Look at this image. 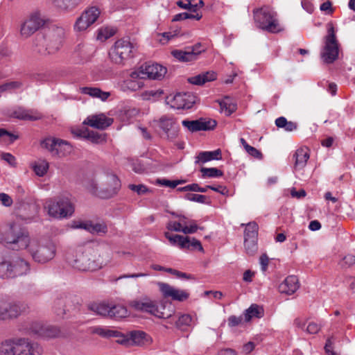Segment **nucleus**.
<instances>
[{
    "instance_id": "obj_1",
    "label": "nucleus",
    "mask_w": 355,
    "mask_h": 355,
    "mask_svg": "<svg viewBox=\"0 0 355 355\" xmlns=\"http://www.w3.org/2000/svg\"><path fill=\"white\" fill-rule=\"evenodd\" d=\"M64 29L57 25H52L46 29L42 35H37L35 39L33 51L46 56L57 53L62 46Z\"/></svg>"
},
{
    "instance_id": "obj_2",
    "label": "nucleus",
    "mask_w": 355,
    "mask_h": 355,
    "mask_svg": "<svg viewBox=\"0 0 355 355\" xmlns=\"http://www.w3.org/2000/svg\"><path fill=\"white\" fill-rule=\"evenodd\" d=\"M41 347L28 338H10L0 345V355H41Z\"/></svg>"
},
{
    "instance_id": "obj_3",
    "label": "nucleus",
    "mask_w": 355,
    "mask_h": 355,
    "mask_svg": "<svg viewBox=\"0 0 355 355\" xmlns=\"http://www.w3.org/2000/svg\"><path fill=\"white\" fill-rule=\"evenodd\" d=\"M98 252L92 247L78 250L75 255H68L67 260L73 268L80 271H94L101 268Z\"/></svg>"
},
{
    "instance_id": "obj_4",
    "label": "nucleus",
    "mask_w": 355,
    "mask_h": 355,
    "mask_svg": "<svg viewBox=\"0 0 355 355\" xmlns=\"http://www.w3.org/2000/svg\"><path fill=\"white\" fill-rule=\"evenodd\" d=\"M30 240L27 230L15 222L9 223L4 232L0 230V242L11 245L14 250L27 248Z\"/></svg>"
},
{
    "instance_id": "obj_5",
    "label": "nucleus",
    "mask_w": 355,
    "mask_h": 355,
    "mask_svg": "<svg viewBox=\"0 0 355 355\" xmlns=\"http://www.w3.org/2000/svg\"><path fill=\"white\" fill-rule=\"evenodd\" d=\"M85 187L92 195L103 199L112 198L116 195L121 187V182L114 174H107L104 182L98 187L96 181L94 179L88 180Z\"/></svg>"
},
{
    "instance_id": "obj_6",
    "label": "nucleus",
    "mask_w": 355,
    "mask_h": 355,
    "mask_svg": "<svg viewBox=\"0 0 355 355\" xmlns=\"http://www.w3.org/2000/svg\"><path fill=\"white\" fill-rule=\"evenodd\" d=\"M256 26L270 33H278L282 28L277 19L275 12L270 8L264 6L253 10Z\"/></svg>"
},
{
    "instance_id": "obj_7",
    "label": "nucleus",
    "mask_w": 355,
    "mask_h": 355,
    "mask_svg": "<svg viewBox=\"0 0 355 355\" xmlns=\"http://www.w3.org/2000/svg\"><path fill=\"white\" fill-rule=\"evenodd\" d=\"M48 214L56 218L71 216L74 212V206L67 196H58L47 201Z\"/></svg>"
},
{
    "instance_id": "obj_8",
    "label": "nucleus",
    "mask_w": 355,
    "mask_h": 355,
    "mask_svg": "<svg viewBox=\"0 0 355 355\" xmlns=\"http://www.w3.org/2000/svg\"><path fill=\"white\" fill-rule=\"evenodd\" d=\"M135 47L128 39L118 40L109 53L111 60L118 64H123L125 60L134 56Z\"/></svg>"
},
{
    "instance_id": "obj_9",
    "label": "nucleus",
    "mask_w": 355,
    "mask_h": 355,
    "mask_svg": "<svg viewBox=\"0 0 355 355\" xmlns=\"http://www.w3.org/2000/svg\"><path fill=\"white\" fill-rule=\"evenodd\" d=\"M338 43L334 28L329 24L327 35L324 39V46L321 51V58L327 64L333 63L338 57Z\"/></svg>"
},
{
    "instance_id": "obj_10",
    "label": "nucleus",
    "mask_w": 355,
    "mask_h": 355,
    "mask_svg": "<svg viewBox=\"0 0 355 355\" xmlns=\"http://www.w3.org/2000/svg\"><path fill=\"white\" fill-rule=\"evenodd\" d=\"M29 309L23 302H8L0 299V320H9L17 318Z\"/></svg>"
},
{
    "instance_id": "obj_11",
    "label": "nucleus",
    "mask_w": 355,
    "mask_h": 355,
    "mask_svg": "<svg viewBox=\"0 0 355 355\" xmlns=\"http://www.w3.org/2000/svg\"><path fill=\"white\" fill-rule=\"evenodd\" d=\"M28 248L34 261L41 263L51 260L55 254V248L50 242L40 245L36 241H30Z\"/></svg>"
},
{
    "instance_id": "obj_12",
    "label": "nucleus",
    "mask_w": 355,
    "mask_h": 355,
    "mask_svg": "<svg viewBox=\"0 0 355 355\" xmlns=\"http://www.w3.org/2000/svg\"><path fill=\"white\" fill-rule=\"evenodd\" d=\"M159 135L168 141L176 139L179 133V125L173 117L163 116L159 119Z\"/></svg>"
},
{
    "instance_id": "obj_13",
    "label": "nucleus",
    "mask_w": 355,
    "mask_h": 355,
    "mask_svg": "<svg viewBox=\"0 0 355 355\" xmlns=\"http://www.w3.org/2000/svg\"><path fill=\"white\" fill-rule=\"evenodd\" d=\"M196 101V96L190 92L178 93L174 96H167L165 103L172 108L188 110L193 107Z\"/></svg>"
},
{
    "instance_id": "obj_14",
    "label": "nucleus",
    "mask_w": 355,
    "mask_h": 355,
    "mask_svg": "<svg viewBox=\"0 0 355 355\" xmlns=\"http://www.w3.org/2000/svg\"><path fill=\"white\" fill-rule=\"evenodd\" d=\"M41 146L47 149L53 155L64 156L71 152V145L64 140L56 138H46L41 141Z\"/></svg>"
},
{
    "instance_id": "obj_15",
    "label": "nucleus",
    "mask_w": 355,
    "mask_h": 355,
    "mask_svg": "<svg viewBox=\"0 0 355 355\" xmlns=\"http://www.w3.org/2000/svg\"><path fill=\"white\" fill-rule=\"evenodd\" d=\"M100 13L99 9L94 6L85 10L76 19L74 24V29L79 32L85 31L97 20Z\"/></svg>"
},
{
    "instance_id": "obj_16",
    "label": "nucleus",
    "mask_w": 355,
    "mask_h": 355,
    "mask_svg": "<svg viewBox=\"0 0 355 355\" xmlns=\"http://www.w3.org/2000/svg\"><path fill=\"white\" fill-rule=\"evenodd\" d=\"M44 24V20L38 12L30 15L28 19L21 24L20 33L23 37H28L37 31Z\"/></svg>"
},
{
    "instance_id": "obj_17",
    "label": "nucleus",
    "mask_w": 355,
    "mask_h": 355,
    "mask_svg": "<svg viewBox=\"0 0 355 355\" xmlns=\"http://www.w3.org/2000/svg\"><path fill=\"white\" fill-rule=\"evenodd\" d=\"M128 304L136 311L155 315V301L146 295L128 301Z\"/></svg>"
},
{
    "instance_id": "obj_18",
    "label": "nucleus",
    "mask_w": 355,
    "mask_h": 355,
    "mask_svg": "<svg viewBox=\"0 0 355 355\" xmlns=\"http://www.w3.org/2000/svg\"><path fill=\"white\" fill-rule=\"evenodd\" d=\"M182 125L189 132H195L213 130L216 126V122L214 120L200 118L197 120L192 121L187 119L183 120Z\"/></svg>"
},
{
    "instance_id": "obj_19",
    "label": "nucleus",
    "mask_w": 355,
    "mask_h": 355,
    "mask_svg": "<svg viewBox=\"0 0 355 355\" xmlns=\"http://www.w3.org/2000/svg\"><path fill=\"white\" fill-rule=\"evenodd\" d=\"M158 285L164 298L178 302H183L189 298V293L183 290L175 288L166 283H159Z\"/></svg>"
},
{
    "instance_id": "obj_20",
    "label": "nucleus",
    "mask_w": 355,
    "mask_h": 355,
    "mask_svg": "<svg viewBox=\"0 0 355 355\" xmlns=\"http://www.w3.org/2000/svg\"><path fill=\"white\" fill-rule=\"evenodd\" d=\"M310 157V150L307 147H301L296 150L293 155L294 159L293 171L299 173L306 166Z\"/></svg>"
},
{
    "instance_id": "obj_21",
    "label": "nucleus",
    "mask_w": 355,
    "mask_h": 355,
    "mask_svg": "<svg viewBox=\"0 0 355 355\" xmlns=\"http://www.w3.org/2000/svg\"><path fill=\"white\" fill-rule=\"evenodd\" d=\"M112 123L113 119L107 117L104 114L89 116L84 121V124L100 130L107 128Z\"/></svg>"
},
{
    "instance_id": "obj_22",
    "label": "nucleus",
    "mask_w": 355,
    "mask_h": 355,
    "mask_svg": "<svg viewBox=\"0 0 355 355\" xmlns=\"http://www.w3.org/2000/svg\"><path fill=\"white\" fill-rule=\"evenodd\" d=\"M71 297L66 294H60L57 296L53 302V310L55 313L60 317L66 314L69 308L71 306Z\"/></svg>"
},
{
    "instance_id": "obj_23",
    "label": "nucleus",
    "mask_w": 355,
    "mask_h": 355,
    "mask_svg": "<svg viewBox=\"0 0 355 355\" xmlns=\"http://www.w3.org/2000/svg\"><path fill=\"white\" fill-rule=\"evenodd\" d=\"M32 330L36 334L45 338H56L60 334V330L58 327L52 325H42L38 323L35 324V327H32Z\"/></svg>"
},
{
    "instance_id": "obj_24",
    "label": "nucleus",
    "mask_w": 355,
    "mask_h": 355,
    "mask_svg": "<svg viewBox=\"0 0 355 355\" xmlns=\"http://www.w3.org/2000/svg\"><path fill=\"white\" fill-rule=\"evenodd\" d=\"M12 116L19 120L24 121H37L42 118V114L36 110H26L23 107H19L15 110Z\"/></svg>"
},
{
    "instance_id": "obj_25",
    "label": "nucleus",
    "mask_w": 355,
    "mask_h": 355,
    "mask_svg": "<svg viewBox=\"0 0 355 355\" xmlns=\"http://www.w3.org/2000/svg\"><path fill=\"white\" fill-rule=\"evenodd\" d=\"M300 288L298 279L295 275L288 276L284 282L279 285V291L282 293L292 295Z\"/></svg>"
},
{
    "instance_id": "obj_26",
    "label": "nucleus",
    "mask_w": 355,
    "mask_h": 355,
    "mask_svg": "<svg viewBox=\"0 0 355 355\" xmlns=\"http://www.w3.org/2000/svg\"><path fill=\"white\" fill-rule=\"evenodd\" d=\"M154 64H149L148 63H145L142 64L138 71H132L130 73V77L132 79L139 78V79H146L148 78L150 80H155V72Z\"/></svg>"
},
{
    "instance_id": "obj_27",
    "label": "nucleus",
    "mask_w": 355,
    "mask_h": 355,
    "mask_svg": "<svg viewBox=\"0 0 355 355\" xmlns=\"http://www.w3.org/2000/svg\"><path fill=\"white\" fill-rule=\"evenodd\" d=\"M146 334L141 331H133L130 332L123 339L117 340L119 343L125 345H139L144 343Z\"/></svg>"
},
{
    "instance_id": "obj_28",
    "label": "nucleus",
    "mask_w": 355,
    "mask_h": 355,
    "mask_svg": "<svg viewBox=\"0 0 355 355\" xmlns=\"http://www.w3.org/2000/svg\"><path fill=\"white\" fill-rule=\"evenodd\" d=\"M12 278L26 274L29 270V264L21 258L17 257L10 261Z\"/></svg>"
},
{
    "instance_id": "obj_29",
    "label": "nucleus",
    "mask_w": 355,
    "mask_h": 355,
    "mask_svg": "<svg viewBox=\"0 0 355 355\" xmlns=\"http://www.w3.org/2000/svg\"><path fill=\"white\" fill-rule=\"evenodd\" d=\"M78 136H81L93 144H101L106 142L107 135L105 133H98L97 132L91 130L87 132L79 131L78 133H76Z\"/></svg>"
},
{
    "instance_id": "obj_30",
    "label": "nucleus",
    "mask_w": 355,
    "mask_h": 355,
    "mask_svg": "<svg viewBox=\"0 0 355 355\" xmlns=\"http://www.w3.org/2000/svg\"><path fill=\"white\" fill-rule=\"evenodd\" d=\"M180 249L183 250H199L203 252V248L201 243L195 238H191L188 236H184V239L180 243Z\"/></svg>"
},
{
    "instance_id": "obj_31",
    "label": "nucleus",
    "mask_w": 355,
    "mask_h": 355,
    "mask_svg": "<svg viewBox=\"0 0 355 355\" xmlns=\"http://www.w3.org/2000/svg\"><path fill=\"white\" fill-rule=\"evenodd\" d=\"M196 164L205 163L211 160H220L222 159L221 150L220 149L214 151H203L198 154L196 157Z\"/></svg>"
},
{
    "instance_id": "obj_32",
    "label": "nucleus",
    "mask_w": 355,
    "mask_h": 355,
    "mask_svg": "<svg viewBox=\"0 0 355 355\" xmlns=\"http://www.w3.org/2000/svg\"><path fill=\"white\" fill-rule=\"evenodd\" d=\"M167 228L171 231L182 232L184 234H191L196 233L198 230V226L191 225L190 227H182L180 221H170L167 225Z\"/></svg>"
},
{
    "instance_id": "obj_33",
    "label": "nucleus",
    "mask_w": 355,
    "mask_h": 355,
    "mask_svg": "<svg viewBox=\"0 0 355 355\" xmlns=\"http://www.w3.org/2000/svg\"><path fill=\"white\" fill-rule=\"evenodd\" d=\"M80 89L81 93L88 94L92 97L99 98L102 101H105L110 96L109 92H103L98 87H83Z\"/></svg>"
},
{
    "instance_id": "obj_34",
    "label": "nucleus",
    "mask_w": 355,
    "mask_h": 355,
    "mask_svg": "<svg viewBox=\"0 0 355 355\" xmlns=\"http://www.w3.org/2000/svg\"><path fill=\"white\" fill-rule=\"evenodd\" d=\"M263 315V309L257 304H252L244 313L245 321L249 322L254 318H261Z\"/></svg>"
},
{
    "instance_id": "obj_35",
    "label": "nucleus",
    "mask_w": 355,
    "mask_h": 355,
    "mask_svg": "<svg viewBox=\"0 0 355 355\" xmlns=\"http://www.w3.org/2000/svg\"><path fill=\"white\" fill-rule=\"evenodd\" d=\"M89 310L96 314L110 318V306L105 303H92L89 305Z\"/></svg>"
},
{
    "instance_id": "obj_36",
    "label": "nucleus",
    "mask_w": 355,
    "mask_h": 355,
    "mask_svg": "<svg viewBox=\"0 0 355 355\" xmlns=\"http://www.w3.org/2000/svg\"><path fill=\"white\" fill-rule=\"evenodd\" d=\"M83 0H51L52 3L62 10L72 9L80 4Z\"/></svg>"
},
{
    "instance_id": "obj_37",
    "label": "nucleus",
    "mask_w": 355,
    "mask_h": 355,
    "mask_svg": "<svg viewBox=\"0 0 355 355\" xmlns=\"http://www.w3.org/2000/svg\"><path fill=\"white\" fill-rule=\"evenodd\" d=\"M258 230V225L255 222L248 223L244 231V239L257 240Z\"/></svg>"
},
{
    "instance_id": "obj_38",
    "label": "nucleus",
    "mask_w": 355,
    "mask_h": 355,
    "mask_svg": "<svg viewBox=\"0 0 355 355\" xmlns=\"http://www.w3.org/2000/svg\"><path fill=\"white\" fill-rule=\"evenodd\" d=\"M128 314L126 308L120 304H114L110 306V318H122Z\"/></svg>"
},
{
    "instance_id": "obj_39",
    "label": "nucleus",
    "mask_w": 355,
    "mask_h": 355,
    "mask_svg": "<svg viewBox=\"0 0 355 355\" xmlns=\"http://www.w3.org/2000/svg\"><path fill=\"white\" fill-rule=\"evenodd\" d=\"M295 324L302 329H305L306 331L310 334H317L320 329L318 324L314 322H310L305 328V323L299 319L295 320Z\"/></svg>"
},
{
    "instance_id": "obj_40",
    "label": "nucleus",
    "mask_w": 355,
    "mask_h": 355,
    "mask_svg": "<svg viewBox=\"0 0 355 355\" xmlns=\"http://www.w3.org/2000/svg\"><path fill=\"white\" fill-rule=\"evenodd\" d=\"M192 318L189 314H184L180 315L178 320L175 322L177 328L182 331H185L192 324Z\"/></svg>"
},
{
    "instance_id": "obj_41",
    "label": "nucleus",
    "mask_w": 355,
    "mask_h": 355,
    "mask_svg": "<svg viewBox=\"0 0 355 355\" xmlns=\"http://www.w3.org/2000/svg\"><path fill=\"white\" fill-rule=\"evenodd\" d=\"M219 104L221 111L225 112L226 115H230L236 110V104L231 102L230 97L224 98Z\"/></svg>"
},
{
    "instance_id": "obj_42",
    "label": "nucleus",
    "mask_w": 355,
    "mask_h": 355,
    "mask_svg": "<svg viewBox=\"0 0 355 355\" xmlns=\"http://www.w3.org/2000/svg\"><path fill=\"white\" fill-rule=\"evenodd\" d=\"M172 55L181 62H191L192 53H189L188 49L186 51L173 50L171 52Z\"/></svg>"
},
{
    "instance_id": "obj_43",
    "label": "nucleus",
    "mask_w": 355,
    "mask_h": 355,
    "mask_svg": "<svg viewBox=\"0 0 355 355\" xmlns=\"http://www.w3.org/2000/svg\"><path fill=\"white\" fill-rule=\"evenodd\" d=\"M173 313L172 306L168 304L167 306L161 304L159 306H157V318H169Z\"/></svg>"
},
{
    "instance_id": "obj_44",
    "label": "nucleus",
    "mask_w": 355,
    "mask_h": 355,
    "mask_svg": "<svg viewBox=\"0 0 355 355\" xmlns=\"http://www.w3.org/2000/svg\"><path fill=\"white\" fill-rule=\"evenodd\" d=\"M10 261L1 260L0 261V277L2 278H12V272L10 268Z\"/></svg>"
},
{
    "instance_id": "obj_45",
    "label": "nucleus",
    "mask_w": 355,
    "mask_h": 355,
    "mask_svg": "<svg viewBox=\"0 0 355 355\" xmlns=\"http://www.w3.org/2000/svg\"><path fill=\"white\" fill-rule=\"evenodd\" d=\"M240 142L242 144L243 147L245 150V151L252 157L257 158V159H261L262 158V154L258 150L257 148L250 146L247 141L243 139H240Z\"/></svg>"
},
{
    "instance_id": "obj_46",
    "label": "nucleus",
    "mask_w": 355,
    "mask_h": 355,
    "mask_svg": "<svg viewBox=\"0 0 355 355\" xmlns=\"http://www.w3.org/2000/svg\"><path fill=\"white\" fill-rule=\"evenodd\" d=\"M200 172L203 178H219L223 174L222 171L216 168H202Z\"/></svg>"
},
{
    "instance_id": "obj_47",
    "label": "nucleus",
    "mask_w": 355,
    "mask_h": 355,
    "mask_svg": "<svg viewBox=\"0 0 355 355\" xmlns=\"http://www.w3.org/2000/svg\"><path fill=\"white\" fill-rule=\"evenodd\" d=\"M48 169H49V163L45 160H42L38 163H36L33 166V170H34L35 173H36L37 175H38L40 177L44 176L46 173Z\"/></svg>"
},
{
    "instance_id": "obj_48",
    "label": "nucleus",
    "mask_w": 355,
    "mask_h": 355,
    "mask_svg": "<svg viewBox=\"0 0 355 355\" xmlns=\"http://www.w3.org/2000/svg\"><path fill=\"white\" fill-rule=\"evenodd\" d=\"M89 232L92 234H105L107 232V227L105 223H92L89 225Z\"/></svg>"
},
{
    "instance_id": "obj_49",
    "label": "nucleus",
    "mask_w": 355,
    "mask_h": 355,
    "mask_svg": "<svg viewBox=\"0 0 355 355\" xmlns=\"http://www.w3.org/2000/svg\"><path fill=\"white\" fill-rule=\"evenodd\" d=\"M202 18V15L196 13V14H189L188 12H182L175 15L173 18V21H182L187 19H195L196 20H200Z\"/></svg>"
},
{
    "instance_id": "obj_50",
    "label": "nucleus",
    "mask_w": 355,
    "mask_h": 355,
    "mask_svg": "<svg viewBox=\"0 0 355 355\" xmlns=\"http://www.w3.org/2000/svg\"><path fill=\"white\" fill-rule=\"evenodd\" d=\"M244 246L246 252L250 254H254L257 250V240L244 239Z\"/></svg>"
},
{
    "instance_id": "obj_51",
    "label": "nucleus",
    "mask_w": 355,
    "mask_h": 355,
    "mask_svg": "<svg viewBox=\"0 0 355 355\" xmlns=\"http://www.w3.org/2000/svg\"><path fill=\"white\" fill-rule=\"evenodd\" d=\"M23 85V83L20 81H11L6 83L0 85V93L8 91L19 89Z\"/></svg>"
},
{
    "instance_id": "obj_52",
    "label": "nucleus",
    "mask_w": 355,
    "mask_h": 355,
    "mask_svg": "<svg viewBox=\"0 0 355 355\" xmlns=\"http://www.w3.org/2000/svg\"><path fill=\"white\" fill-rule=\"evenodd\" d=\"M165 236L169 241L171 245L178 246L180 248V243H182L184 236L172 234L169 232H166Z\"/></svg>"
},
{
    "instance_id": "obj_53",
    "label": "nucleus",
    "mask_w": 355,
    "mask_h": 355,
    "mask_svg": "<svg viewBox=\"0 0 355 355\" xmlns=\"http://www.w3.org/2000/svg\"><path fill=\"white\" fill-rule=\"evenodd\" d=\"M184 198L189 201L197 202L200 203H207L208 198L206 196L200 194L187 193Z\"/></svg>"
},
{
    "instance_id": "obj_54",
    "label": "nucleus",
    "mask_w": 355,
    "mask_h": 355,
    "mask_svg": "<svg viewBox=\"0 0 355 355\" xmlns=\"http://www.w3.org/2000/svg\"><path fill=\"white\" fill-rule=\"evenodd\" d=\"M188 50L189 53H192V60H197L198 55L203 51H205V49L202 48V45L200 43H197L193 46L188 47Z\"/></svg>"
},
{
    "instance_id": "obj_55",
    "label": "nucleus",
    "mask_w": 355,
    "mask_h": 355,
    "mask_svg": "<svg viewBox=\"0 0 355 355\" xmlns=\"http://www.w3.org/2000/svg\"><path fill=\"white\" fill-rule=\"evenodd\" d=\"M175 35L171 32H165L162 34L157 35V40H158L162 44H165L175 37Z\"/></svg>"
},
{
    "instance_id": "obj_56",
    "label": "nucleus",
    "mask_w": 355,
    "mask_h": 355,
    "mask_svg": "<svg viewBox=\"0 0 355 355\" xmlns=\"http://www.w3.org/2000/svg\"><path fill=\"white\" fill-rule=\"evenodd\" d=\"M355 263V256L353 254H347L345 256L340 264L342 267H349Z\"/></svg>"
},
{
    "instance_id": "obj_57",
    "label": "nucleus",
    "mask_w": 355,
    "mask_h": 355,
    "mask_svg": "<svg viewBox=\"0 0 355 355\" xmlns=\"http://www.w3.org/2000/svg\"><path fill=\"white\" fill-rule=\"evenodd\" d=\"M177 216L179 218V221H180L182 227H189L191 225H193L195 226H198L196 220H191V219H189L188 218H187L184 216H178L177 215Z\"/></svg>"
},
{
    "instance_id": "obj_58",
    "label": "nucleus",
    "mask_w": 355,
    "mask_h": 355,
    "mask_svg": "<svg viewBox=\"0 0 355 355\" xmlns=\"http://www.w3.org/2000/svg\"><path fill=\"white\" fill-rule=\"evenodd\" d=\"M157 184L162 187H168L170 189H175L174 180H170L165 178H157Z\"/></svg>"
},
{
    "instance_id": "obj_59",
    "label": "nucleus",
    "mask_w": 355,
    "mask_h": 355,
    "mask_svg": "<svg viewBox=\"0 0 355 355\" xmlns=\"http://www.w3.org/2000/svg\"><path fill=\"white\" fill-rule=\"evenodd\" d=\"M126 84L128 87L133 91L139 89L144 85V83L141 81H137L134 80H126Z\"/></svg>"
},
{
    "instance_id": "obj_60",
    "label": "nucleus",
    "mask_w": 355,
    "mask_h": 355,
    "mask_svg": "<svg viewBox=\"0 0 355 355\" xmlns=\"http://www.w3.org/2000/svg\"><path fill=\"white\" fill-rule=\"evenodd\" d=\"M129 189L137 192L139 195L145 193L147 191L146 187L143 184H129Z\"/></svg>"
},
{
    "instance_id": "obj_61",
    "label": "nucleus",
    "mask_w": 355,
    "mask_h": 355,
    "mask_svg": "<svg viewBox=\"0 0 355 355\" xmlns=\"http://www.w3.org/2000/svg\"><path fill=\"white\" fill-rule=\"evenodd\" d=\"M1 158L8 162L10 165L15 166L16 165L15 157L9 153H3L1 154Z\"/></svg>"
},
{
    "instance_id": "obj_62",
    "label": "nucleus",
    "mask_w": 355,
    "mask_h": 355,
    "mask_svg": "<svg viewBox=\"0 0 355 355\" xmlns=\"http://www.w3.org/2000/svg\"><path fill=\"white\" fill-rule=\"evenodd\" d=\"M167 73V69L162 66L157 64V80H162Z\"/></svg>"
},
{
    "instance_id": "obj_63",
    "label": "nucleus",
    "mask_w": 355,
    "mask_h": 355,
    "mask_svg": "<svg viewBox=\"0 0 355 355\" xmlns=\"http://www.w3.org/2000/svg\"><path fill=\"white\" fill-rule=\"evenodd\" d=\"M0 201L6 207H10L12 204V200L10 196L4 193H0Z\"/></svg>"
},
{
    "instance_id": "obj_64",
    "label": "nucleus",
    "mask_w": 355,
    "mask_h": 355,
    "mask_svg": "<svg viewBox=\"0 0 355 355\" xmlns=\"http://www.w3.org/2000/svg\"><path fill=\"white\" fill-rule=\"evenodd\" d=\"M189 83L196 85H201L205 84V79H203L201 74L191 77L188 79Z\"/></svg>"
}]
</instances>
